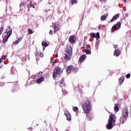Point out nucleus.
<instances>
[{"label": "nucleus", "mask_w": 131, "mask_h": 131, "mask_svg": "<svg viewBox=\"0 0 131 131\" xmlns=\"http://www.w3.org/2000/svg\"><path fill=\"white\" fill-rule=\"evenodd\" d=\"M116 121V117L113 114L110 115V117L108 120V123L106 124V127L107 129H112L113 126L115 125Z\"/></svg>", "instance_id": "1"}, {"label": "nucleus", "mask_w": 131, "mask_h": 131, "mask_svg": "<svg viewBox=\"0 0 131 131\" xmlns=\"http://www.w3.org/2000/svg\"><path fill=\"white\" fill-rule=\"evenodd\" d=\"M72 55V47H71V46H67L65 49L64 54L63 55L64 59H65L66 60H69Z\"/></svg>", "instance_id": "2"}, {"label": "nucleus", "mask_w": 131, "mask_h": 131, "mask_svg": "<svg viewBox=\"0 0 131 131\" xmlns=\"http://www.w3.org/2000/svg\"><path fill=\"white\" fill-rule=\"evenodd\" d=\"M83 110H84V112L86 113V114H89V112H91V110H92V105L89 101L88 100H85L82 104Z\"/></svg>", "instance_id": "3"}, {"label": "nucleus", "mask_w": 131, "mask_h": 131, "mask_svg": "<svg viewBox=\"0 0 131 131\" xmlns=\"http://www.w3.org/2000/svg\"><path fill=\"white\" fill-rule=\"evenodd\" d=\"M6 34H5L4 36L3 40V43H6L7 41H8V39L9 37L11 36L12 35V28L11 27H9L7 29H6Z\"/></svg>", "instance_id": "4"}, {"label": "nucleus", "mask_w": 131, "mask_h": 131, "mask_svg": "<svg viewBox=\"0 0 131 131\" xmlns=\"http://www.w3.org/2000/svg\"><path fill=\"white\" fill-rule=\"evenodd\" d=\"M62 72V69H61L60 67H56L54 68L53 73V78H56L58 75H60V74Z\"/></svg>", "instance_id": "5"}, {"label": "nucleus", "mask_w": 131, "mask_h": 131, "mask_svg": "<svg viewBox=\"0 0 131 131\" xmlns=\"http://www.w3.org/2000/svg\"><path fill=\"white\" fill-rule=\"evenodd\" d=\"M72 71L74 72V73H76V72H77V68H74L73 66H69L66 70V72L68 74H69L70 72Z\"/></svg>", "instance_id": "6"}, {"label": "nucleus", "mask_w": 131, "mask_h": 131, "mask_svg": "<svg viewBox=\"0 0 131 131\" xmlns=\"http://www.w3.org/2000/svg\"><path fill=\"white\" fill-rule=\"evenodd\" d=\"M120 27H121V24L120 21L117 23L112 28V32H114L116 30H118V29H120Z\"/></svg>", "instance_id": "7"}, {"label": "nucleus", "mask_w": 131, "mask_h": 131, "mask_svg": "<svg viewBox=\"0 0 131 131\" xmlns=\"http://www.w3.org/2000/svg\"><path fill=\"white\" fill-rule=\"evenodd\" d=\"M90 36L92 37V38H100V33L99 32H97L96 35L95 34V33H92L91 34H90Z\"/></svg>", "instance_id": "8"}, {"label": "nucleus", "mask_w": 131, "mask_h": 131, "mask_svg": "<svg viewBox=\"0 0 131 131\" xmlns=\"http://www.w3.org/2000/svg\"><path fill=\"white\" fill-rule=\"evenodd\" d=\"M76 38L74 35H71L69 37V41L71 42V43H75V40Z\"/></svg>", "instance_id": "9"}, {"label": "nucleus", "mask_w": 131, "mask_h": 131, "mask_svg": "<svg viewBox=\"0 0 131 131\" xmlns=\"http://www.w3.org/2000/svg\"><path fill=\"white\" fill-rule=\"evenodd\" d=\"M128 110L125 108L124 110L123 111V117L124 118H126L127 116H128Z\"/></svg>", "instance_id": "10"}, {"label": "nucleus", "mask_w": 131, "mask_h": 131, "mask_svg": "<svg viewBox=\"0 0 131 131\" xmlns=\"http://www.w3.org/2000/svg\"><path fill=\"white\" fill-rule=\"evenodd\" d=\"M120 14H115L112 18V19L111 20V22H114L115 20H117L118 18H119Z\"/></svg>", "instance_id": "11"}, {"label": "nucleus", "mask_w": 131, "mask_h": 131, "mask_svg": "<svg viewBox=\"0 0 131 131\" xmlns=\"http://www.w3.org/2000/svg\"><path fill=\"white\" fill-rule=\"evenodd\" d=\"M86 58V55H82L79 58V62H82L84 61V59Z\"/></svg>", "instance_id": "12"}, {"label": "nucleus", "mask_w": 131, "mask_h": 131, "mask_svg": "<svg viewBox=\"0 0 131 131\" xmlns=\"http://www.w3.org/2000/svg\"><path fill=\"white\" fill-rule=\"evenodd\" d=\"M114 55V56L116 55L117 57H118V56L120 55V50H118V49L115 50Z\"/></svg>", "instance_id": "13"}, {"label": "nucleus", "mask_w": 131, "mask_h": 131, "mask_svg": "<svg viewBox=\"0 0 131 131\" xmlns=\"http://www.w3.org/2000/svg\"><path fill=\"white\" fill-rule=\"evenodd\" d=\"M119 104H115L114 110L116 112H118L119 111Z\"/></svg>", "instance_id": "14"}, {"label": "nucleus", "mask_w": 131, "mask_h": 131, "mask_svg": "<svg viewBox=\"0 0 131 131\" xmlns=\"http://www.w3.org/2000/svg\"><path fill=\"white\" fill-rule=\"evenodd\" d=\"M66 116L67 117V120L68 121H70L71 120V115H70V113L66 114Z\"/></svg>", "instance_id": "15"}, {"label": "nucleus", "mask_w": 131, "mask_h": 131, "mask_svg": "<svg viewBox=\"0 0 131 131\" xmlns=\"http://www.w3.org/2000/svg\"><path fill=\"white\" fill-rule=\"evenodd\" d=\"M45 80V79L43 77H41L40 78L36 80L37 83H40V82H42Z\"/></svg>", "instance_id": "16"}, {"label": "nucleus", "mask_w": 131, "mask_h": 131, "mask_svg": "<svg viewBox=\"0 0 131 131\" xmlns=\"http://www.w3.org/2000/svg\"><path fill=\"white\" fill-rule=\"evenodd\" d=\"M54 33H56V31H59V30H60V29L57 26V25H54Z\"/></svg>", "instance_id": "17"}, {"label": "nucleus", "mask_w": 131, "mask_h": 131, "mask_svg": "<svg viewBox=\"0 0 131 131\" xmlns=\"http://www.w3.org/2000/svg\"><path fill=\"white\" fill-rule=\"evenodd\" d=\"M124 76H122L120 77V78L119 79V81L120 82V83H122V82H123V80H124Z\"/></svg>", "instance_id": "18"}, {"label": "nucleus", "mask_w": 131, "mask_h": 131, "mask_svg": "<svg viewBox=\"0 0 131 131\" xmlns=\"http://www.w3.org/2000/svg\"><path fill=\"white\" fill-rule=\"evenodd\" d=\"M71 3L72 5L77 4V0H71Z\"/></svg>", "instance_id": "19"}, {"label": "nucleus", "mask_w": 131, "mask_h": 131, "mask_svg": "<svg viewBox=\"0 0 131 131\" xmlns=\"http://www.w3.org/2000/svg\"><path fill=\"white\" fill-rule=\"evenodd\" d=\"M42 47H45V48H46V47H48V46H49V44H48L47 42L43 41L42 42Z\"/></svg>", "instance_id": "20"}, {"label": "nucleus", "mask_w": 131, "mask_h": 131, "mask_svg": "<svg viewBox=\"0 0 131 131\" xmlns=\"http://www.w3.org/2000/svg\"><path fill=\"white\" fill-rule=\"evenodd\" d=\"M85 53H86L87 55H90V54H91V51L89 49L85 50Z\"/></svg>", "instance_id": "21"}, {"label": "nucleus", "mask_w": 131, "mask_h": 131, "mask_svg": "<svg viewBox=\"0 0 131 131\" xmlns=\"http://www.w3.org/2000/svg\"><path fill=\"white\" fill-rule=\"evenodd\" d=\"M73 110L74 112H76V111H77L78 110V107H77L76 106H74L73 107Z\"/></svg>", "instance_id": "22"}, {"label": "nucleus", "mask_w": 131, "mask_h": 131, "mask_svg": "<svg viewBox=\"0 0 131 131\" xmlns=\"http://www.w3.org/2000/svg\"><path fill=\"white\" fill-rule=\"evenodd\" d=\"M100 19H101V20H102V21H104V20H106V16H105V15H102L101 16Z\"/></svg>", "instance_id": "23"}, {"label": "nucleus", "mask_w": 131, "mask_h": 131, "mask_svg": "<svg viewBox=\"0 0 131 131\" xmlns=\"http://www.w3.org/2000/svg\"><path fill=\"white\" fill-rule=\"evenodd\" d=\"M28 31L29 34H32V33H33V32L32 31V30H31L30 29H29L28 30Z\"/></svg>", "instance_id": "24"}, {"label": "nucleus", "mask_w": 131, "mask_h": 131, "mask_svg": "<svg viewBox=\"0 0 131 131\" xmlns=\"http://www.w3.org/2000/svg\"><path fill=\"white\" fill-rule=\"evenodd\" d=\"M25 5H24V3H21L19 5V7L20 9H22Z\"/></svg>", "instance_id": "25"}, {"label": "nucleus", "mask_w": 131, "mask_h": 131, "mask_svg": "<svg viewBox=\"0 0 131 131\" xmlns=\"http://www.w3.org/2000/svg\"><path fill=\"white\" fill-rule=\"evenodd\" d=\"M4 31V27H2L0 28V35L2 34V33H3Z\"/></svg>", "instance_id": "26"}, {"label": "nucleus", "mask_w": 131, "mask_h": 131, "mask_svg": "<svg viewBox=\"0 0 131 131\" xmlns=\"http://www.w3.org/2000/svg\"><path fill=\"white\" fill-rule=\"evenodd\" d=\"M34 55H35V57H37L38 56V55H39V53L38 52V51H37V50L34 53Z\"/></svg>", "instance_id": "27"}, {"label": "nucleus", "mask_w": 131, "mask_h": 131, "mask_svg": "<svg viewBox=\"0 0 131 131\" xmlns=\"http://www.w3.org/2000/svg\"><path fill=\"white\" fill-rule=\"evenodd\" d=\"M63 82H64V78H62L61 80L59 82L60 84H63Z\"/></svg>", "instance_id": "28"}, {"label": "nucleus", "mask_w": 131, "mask_h": 131, "mask_svg": "<svg viewBox=\"0 0 131 131\" xmlns=\"http://www.w3.org/2000/svg\"><path fill=\"white\" fill-rule=\"evenodd\" d=\"M39 57L40 58H42V57H43V53L40 52V54H39Z\"/></svg>", "instance_id": "29"}, {"label": "nucleus", "mask_w": 131, "mask_h": 131, "mask_svg": "<svg viewBox=\"0 0 131 131\" xmlns=\"http://www.w3.org/2000/svg\"><path fill=\"white\" fill-rule=\"evenodd\" d=\"M129 77H130V74H127L126 76V78L128 79V78H129Z\"/></svg>", "instance_id": "30"}, {"label": "nucleus", "mask_w": 131, "mask_h": 131, "mask_svg": "<svg viewBox=\"0 0 131 131\" xmlns=\"http://www.w3.org/2000/svg\"><path fill=\"white\" fill-rule=\"evenodd\" d=\"M30 8H33V9H34V8H35V7H34V5H32V4H30Z\"/></svg>", "instance_id": "31"}, {"label": "nucleus", "mask_w": 131, "mask_h": 131, "mask_svg": "<svg viewBox=\"0 0 131 131\" xmlns=\"http://www.w3.org/2000/svg\"><path fill=\"white\" fill-rule=\"evenodd\" d=\"M18 42H19V41L18 40H17L16 41L13 42V43L15 45H18Z\"/></svg>", "instance_id": "32"}, {"label": "nucleus", "mask_w": 131, "mask_h": 131, "mask_svg": "<svg viewBox=\"0 0 131 131\" xmlns=\"http://www.w3.org/2000/svg\"><path fill=\"white\" fill-rule=\"evenodd\" d=\"M3 61H4V57H2V58L0 59V64H1V63H2V62H3Z\"/></svg>", "instance_id": "33"}, {"label": "nucleus", "mask_w": 131, "mask_h": 131, "mask_svg": "<svg viewBox=\"0 0 131 131\" xmlns=\"http://www.w3.org/2000/svg\"><path fill=\"white\" fill-rule=\"evenodd\" d=\"M49 34H50V35H53V31H52V30H50V31H49Z\"/></svg>", "instance_id": "34"}, {"label": "nucleus", "mask_w": 131, "mask_h": 131, "mask_svg": "<svg viewBox=\"0 0 131 131\" xmlns=\"http://www.w3.org/2000/svg\"><path fill=\"white\" fill-rule=\"evenodd\" d=\"M114 49H117V48H118V45H114Z\"/></svg>", "instance_id": "35"}, {"label": "nucleus", "mask_w": 131, "mask_h": 131, "mask_svg": "<svg viewBox=\"0 0 131 131\" xmlns=\"http://www.w3.org/2000/svg\"><path fill=\"white\" fill-rule=\"evenodd\" d=\"M17 40L18 41V42H20V41H21V40H22V38H21V37L18 38Z\"/></svg>", "instance_id": "36"}, {"label": "nucleus", "mask_w": 131, "mask_h": 131, "mask_svg": "<svg viewBox=\"0 0 131 131\" xmlns=\"http://www.w3.org/2000/svg\"><path fill=\"white\" fill-rule=\"evenodd\" d=\"M88 120H89V121H91V120H92V118H91V117H88Z\"/></svg>", "instance_id": "37"}, {"label": "nucleus", "mask_w": 131, "mask_h": 131, "mask_svg": "<svg viewBox=\"0 0 131 131\" xmlns=\"http://www.w3.org/2000/svg\"><path fill=\"white\" fill-rule=\"evenodd\" d=\"M39 75H40V76H41V75H42V72H39Z\"/></svg>", "instance_id": "38"}, {"label": "nucleus", "mask_w": 131, "mask_h": 131, "mask_svg": "<svg viewBox=\"0 0 131 131\" xmlns=\"http://www.w3.org/2000/svg\"><path fill=\"white\" fill-rule=\"evenodd\" d=\"M3 60H4V59H6V56H3Z\"/></svg>", "instance_id": "39"}, {"label": "nucleus", "mask_w": 131, "mask_h": 131, "mask_svg": "<svg viewBox=\"0 0 131 131\" xmlns=\"http://www.w3.org/2000/svg\"><path fill=\"white\" fill-rule=\"evenodd\" d=\"M100 28H101V26H99V30H100Z\"/></svg>", "instance_id": "40"}, {"label": "nucleus", "mask_w": 131, "mask_h": 131, "mask_svg": "<svg viewBox=\"0 0 131 131\" xmlns=\"http://www.w3.org/2000/svg\"><path fill=\"white\" fill-rule=\"evenodd\" d=\"M123 2H125V3H126V0H123Z\"/></svg>", "instance_id": "41"}, {"label": "nucleus", "mask_w": 131, "mask_h": 131, "mask_svg": "<svg viewBox=\"0 0 131 131\" xmlns=\"http://www.w3.org/2000/svg\"><path fill=\"white\" fill-rule=\"evenodd\" d=\"M45 49H46V47H43V50H45Z\"/></svg>", "instance_id": "42"}, {"label": "nucleus", "mask_w": 131, "mask_h": 131, "mask_svg": "<svg viewBox=\"0 0 131 131\" xmlns=\"http://www.w3.org/2000/svg\"><path fill=\"white\" fill-rule=\"evenodd\" d=\"M28 11H30V9H29V7H28Z\"/></svg>", "instance_id": "43"}, {"label": "nucleus", "mask_w": 131, "mask_h": 131, "mask_svg": "<svg viewBox=\"0 0 131 131\" xmlns=\"http://www.w3.org/2000/svg\"><path fill=\"white\" fill-rule=\"evenodd\" d=\"M1 68H2V66H0V69H1Z\"/></svg>", "instance_id": "44"}, {"label": "nucleus", "mask_w": 131, "mask_h": 131, "mask_svg": "<svg viewBox=\"0 0 131 131\" xmlns=\"http://www.w3.org/2000/svg\"><path fill=\"white\" fill-rule=\"evenodd\" d=\"M67 131H69V130H67Z\"/></svg>", "instance_id": "45"}]
</instances>
